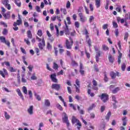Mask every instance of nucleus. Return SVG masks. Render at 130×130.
I'll return each mask as SVG.
<instances>
[{"label":"nucleus","instance_id":"obj_46","mask_svg":"<svg viewBox=\"0 0 130 130\" xmlns=\"http://www.w3.org/2000/svg\"><path fill=\"white\" fill-rule=\"evenodd\" d=\"M94 107H95V104H92V105L88 108V110L90 111V110H92Z\"/></svg>","mask_w":130,"mask_h":130},{"label":"nucleus","instance_id":"obj_23","mask_svg":"<svg viewBox=\"0 0 130 130\" xmlns=\"http://www.w3.org/2000/svg\"><path fill=\"white\" fill-rule=\"evenodd\" d=\"M110 76L112 79H115L116 78V73L113 72L110 73Z\"/></svg>","mask_w":130,"mask_h":130},{"label":"nucleus","instance_id":"obj_4","mask_svg":"<svg viewBox=\"0 0 130 130\" xmlns=\"http://www.w3.org/2000/svg\"><path fill=\"white\" fill-rule=\"evenodd\" d=\"M38 46L40 50H43V49L45 47V41L44 40V38L42 39L41 42L39 43Z\"/></svg>","mask_w":130,"mask_h":130},{"label":"nucleus","instance_id":"obj_19","mask_svg":"<svg viewBox=\"0 0 130 130\" xmlns=\"http://www.w3.org/2000/svg\"><path fill=\"white\" fill-rule=\"evenodd\" d=\"M119 90H120V88H119V87H116L114 89H113L112 91V93L113 94H116V93L117 92H118V91H119Z\"/></svg>","mask_w":130,"mask_h":130},{"label":"nucleus","instance_id":"obj_26","mask_svg":"<svg viewBox=\"0 0 130 130\" xmlns=\"http://www.w3.org/2000/svg\"><path fill=\"white\" fill-rule=\"evenodd\" d=\"M0 40L2 43H5L7 40H6V38L4 36H1L0 37Z\"/></svg>","mask_w":130,"mask_h":130},{"label":"nucleus","instance_id":"obj_47","mask_svg":"<svg viewBox=\"0 0 130 130\" xmlns=\"http://www.w3.org/2000/svg\"><path fill=\"white\" fill-rule=\"evenodd\" d=\"M55 27L56 30V36H58L59 35V30H58V27L56 25H55Z\"/></svg>","mask_w":130,"mask_h":130},{"label":"nucleus","instance_id":"obj_2","mask_svg":"<svg viewBox=\"0 0 130 130\" xmlns=\"http://www.w3.org/2000/svg\"><path fill=\"white\" fill-rule=\"evenodd\" d=\"M70 38V41H71V43H70V42L69 41V40L67 39L66 40V48L67 49H72V46L73 44H74V41H73V39L71 38Z\"/></svg>","mask_w":130,"mask_h":130},{"label":"nucleus","instance_id":"obj_45","mask_svg":"<svg viewBox=\"0 0 130 130\" xmlns=\"http://www.w3.org/2000/svg\"><path fill=\"white\" fill-rule=\"evenodd\" d=\"M104 81L105 82H108V77H107L106 73H105L104 74Z\"/></svg>","mask_w":130,"mask_h":130},{"label":"nucleus","instance_id":"obj_43","mask_svg":"<svg viewBox=\"0 0 130 130\" xmlns=\"http://www.w3.org/2000/svg\"><path fill=\"white\" fill-rule=\"evenodd\" d=\"M115 36H116V37H118L119 34V31H118V28H116L115 30Z\"/></svg>","mask_w":130,"mask_h":130},{"label":"nucleus","instance_id":"obj_18","mask_svg":"<svg viewBox=\"0 0 130 130\" xmlns=\"http://www.w3.org/2000/svg\"><path fill=\"white\" fill-rule=\"evenodd\" d=\"M27 35L29 39H32V32H31V30H28L27 31Z\"/></svg>","mask_w":130,"mask_h":130},{"label":"nucleus","instance_id":"obj_41","mask_svg":"<svg viewBox=\"0 0 130 130\" xmlns=\"http://www.w3.org/2000/svg\"><path fill=\"white\" fill-rule=\"evenodd\" d=\"M113 26L114 28H117L118 27V25H117V23H116L115 21H113Z\"/></svg>","mask_w":130,"mask_h":130},{"label":"nucleus","instance_id":"obj_39","mask_svg":"<svg viewBox=\"0 0 130 130\" xmlns=\"http://www.w3.org/2000/svg\"><path fill=\"white\" fill-rule=\"evenodd\" d=\"M15 3L16 5V6H17V7H19V8H20V7H21V2L19 1H15Z\"/></svg>","mask_w":130,"mask_h":130},{"label":"nucleus","instance_id":"obj_58","mask_svg":"<svg viewBox=\"0 0 130 130\" xmlns=\"http://www.w3.org/2000/svg\"><path fill=\"white\" fill-rule=\"evenodd\" d=\"M31 80H37V77L35 76V74H33L32 76L31 77Z\"/></svg>","mask_w":130,"mask_h":130},{"label":"nucleus","instance_id":"obj_12","mask_svg":"<svg viewBox=\"0 0 130 130\" xmlns=\"http://www.w3.org/2000/svg\"><path fill=\"white\" fill-rule=\"evenodd\" d=\"M22 24V19H18L16 21V22H14V27H17V25L20 26Z\"/></svg>","mask_w":130,"mask_h":130},{"label":"nucleus","instance_id":"obj_57","mask_svg":"<svg viewBox=\"0 0 130 130\" xmlns=\"http://www.w3.org/2000/svg\"><path fill=\"white\" fill-rule=\"evenodd\" d=\"M75 26L76 28H79V27H80V24L79 23V22L76 21L75 22Z\"/></svg>","mask_w":130,"mask_h":130},{"label":"nucleus","instance_id":"obj_28","mask_svg":"<svg viewBox=\"0 0 130 130\" xmlns=\"http://www.w3.org/2000/svg\"><path fill=\"white\" fill-rule=\"evenodd\" d=\"M53 69H54V70H58V65H57L56 63L54 62L53 65Z\"/></svg>","mask_w":130,"mask_h":130},{"label":"nucleus","instance_id":"obj_51","mask_svg":"<svg viewBox=\"0 0 130 130\" xmlns=\"http://www.w3.org/2000/svg\"><path fill=\"white\" fill-rule=\"evenodd\" d=\"M74 86L76 88V92H77V93H80V89L79 88V87L77 86L76 84H74Z\"/></svg>","mask_w":130,"mask_h":130},{"label":"nucleus","instance_id":"obj_38","mask_svg":"<svg viewBox=\"0 0 130 130\" xmlns=\"http://www.w3.org/2000/svg\"><path fill=\"white\" fill-rule=\"evenodd\" d=\"M46 69H47V70H48V71H50V72H52V69H51V68L49 67V63H46Z\"/></svg>","mask_w":130,"mask_h":130},{"label":"nucleus","instance_id":"obj_37","mask_svg":"<svg viewBox=\"0 0 130 130\" xmlns=\"http://www.w3.org/2000/svg\"><path fill=\"white\" fill-rule=\"evenodd\" d=\"M2 34H3V35H8V29L6 28H4Z\"/></svg>","mask_w":130,"mask_h":130},{"label":"nucleus","instance_id":"obj_40","mask_svg":"<svg viewBox=\"0 0 130 130\" xmlns=\"http://www.w3.org/2000/svg\"><path fill=\"white\" fill-rule=\"evenodd\" d=\"M67 9H70L71 8V2L70 1H68L66 4Z\"/></svg>","mask_w":130,"mask_h":130},{"label":"nucleus","instance_id":"obj_59","mask_svg":"<svg viewBox=\"0 0 130 130\" xmlns=\"http://www.w3.org/2000/svg\"><path fill=\"white\" fill-rule=\"evenodd\" d=\"M1 24L3 25L4 26V27H6V28H7V27H8V24H7V23L4 22V21H1Z\"/></svg>","mask_w":130,"mask_h":130},{"label":"nucleus","instance_id":"obj_29","mask_svg":"<svg viewBox=\"0 0 130 130\" xmlns=\"http://www.w3.org/2000/svg\"><path fill=\"white\" fill-rule=\"evenodd\" d=\"M47 49H48V50H50V49L52 48V46L51 45V44H50V43H49V42L47 43Z\"/></svg>","mask_w":130,"mask_h":130},{"label":"nucleus","instance_id":"obj_9","mask_svg":"<svg viewBox=\"0 0 130 130\" xmlns=\"http://www.w3.org/2000/svg\"><path fill=\"white\" fill-rule=\"evenodd\" d=\"M50 78L53 83H57V79H56V75L55 74L51 75Z\"/></svg>","mask_w":130,"mask_h":130},{"label":"nucleus","instance_id":"obj_34","mask_svg":"<svg viewBox=\"0 0 130 130\" xmlns=\"http://www.w3.org/2000/svg\"><path fill=\"white\" fill-rule=\"evenodd\" d=\"M125 68H126V65H125V63H124L121 66V70L123 71V72L125 71Z\"/></svg>","mask_w":130,"mask_h":130},{"label":"nucleus","instance_id":"obj_56","mask_svg":"<svg viewBox=\"0 0 130 130\" xmlns=\"http://www.w3.org/2000/svg\"><path fill=\"white\" fill-rule=\"evenodd\" d=\"M10 72H11V73H15L16 71V70L14 69L13 67H10Z\"/></svg>","mask_w":130,"mask_h":130},{"label":"nucleus","instance_id":"obj_5","mask_svg":"<svg viewBox=\"0 0 130 130\" xmlns=\"http://www.w3.org/2000/svg\"><path fill=\"white\" fill-rule=\"evenodd\" d=\"M0 75L4 78L6 79V76H9V73H8V71L6 69H3V71L0 70Z\"/></svg>","mask_w":130,"mask_h":130},{"label":"nucleus","instance_id":"obj_1","mask_svg":"<svg viewBox=\"0 0 130 130\" xmlns=\"http://www.w3.org/2000/svg\"><path fill=\"white\" fill-rule=\"evenodd\" d=\"M62 120L63 122L66 123L67 127H69V126H70V121H69V117H68L67 113L64 112L62 113Z\"/></svg>","mask_w":130,"mask_h":130},{"label":"nucleus","instance_id":"obj_60","mask_svg":"<svg viewBox=\"0 0 130 130\" xmlns=\"http://www.w3.org/2000/svg\"><path fill=\"white\" fill-rule=\"evenodd\" d=\"M103 48L104 50H108V49H109V48H108V47H107L106 45H104L103 46Z\"/></svg>","mask_w":130,"mask_h":130},{"label":"nucleus","instance_id":"obj_63","mask_svg":"<svg viewBox=\"0 0 130 130\" xmlns=\"http://www.w3.org/2000/svg\"><path fill=\"white\" fill-rule=\"evenodd\" d=\"M93 20H94V16H91L89 17V22L90 23H92V21H93Z\"/></svg>","mask_w":130,"mask_h":130},{"label":"nucleus","instance_id":"obj_35","mask_svg":"<svg viewBox=\"0 0 130 130\" xmlns=\"http://www.w3.org/2000/svg\"><path fill=\"white\" fill-rule=\"evenodd\" d=\"M65 34L66 35H70V30H69V27H66L65 28Z\"/></svg>","mask_w":130,"mask_h":130},{"label":"nucleus","instance_id":"obj_54","mask_svg":"<svg viewBox=\"0 0 130 130\" xmlns=\"http://www.w3.org/2000/svg\"><path fill=\"white\" fill-rule=\"evenodd\" d=\"M9 4V0H4L3 1V5H4V6H7V5Z\"/></svg>","mask_w":130,"mask_h":130},{"label":"nucleus","instance_id":"obj_22","mask_svg":"<svg viewBox=\"0 0 130 130\" xmlns=\"http://www.w3.org/2000/svg\"><path fill=\"white\" fill-rule=\"evenodd\" d=\"M122 56V54L121 53H120L119 54L118 58V63H119V64H120V63H121V57Z\"/></svg>","mask_w":130,"mask_h":130},{"label":"nucleus","instance_id":"obj_15","mask_svg":"<svg viewBox=\"0 0 130 130\" xmlns=\"http://www.w3.org/2000/svg\"><path fill=\"white\" fill-rule=\"evenodd\" d=\"M108 59L110 62L113 63V61H114V58L112 57V55L109 54Z\"/></svg>","mask_w":130,"mask_h":130},{"label":"nucleus","instance_id":"obj_64","mask_svg":"<svg viewBox=\"0 0 130 130\" xmlns=\"http://www.w3.org/2000/svg\"><path fill=\"white\" fill-rule=\"evenodd\" d=\"M72 64L73 66H75L76 67H78V63L76 62V61H72Z\"/></svg>","mask_w":130,"mask_h":130},{"label":"nucleus","instance_id":"obj_52","mask_svg":"<svg viewBox=\"0 0 130 130\" xmlns=\"http://www.w3.org/2000/svg\"><path fill=\"white\" fill-rule=\"evenodd\" d=\"M33 68H34V67L32 65H29L27 69H28L29 72H32V70H33Z\"/></svg>","mask_w":130,"mask_h":130},{"label":"nucleus","instance_id":"obj_3","mask_svg":"<svg viewBox=\"0 0 130 130\" xmlns=\"http://www.w3.org/2000/svg\"><path fill=\"white\" fill-rule=\"evenodd\" d=\"M100 98L101 100H102L103 102H104V103H106V102H107V101H108V100L109 99L108 95L106 93H103L100 96Z\"/></svg>","mask_w":130,"mask_h":130},{"label":"nucleus","instance_id":"obj_25","mask_svg":"<svg viewBox=\"0 0 130 130\" xmlns=\"http://www.w3.org/2000/svg\"><path fill=\"white\" fill-rule=\"evenodd\" d=\"M22 91L24 94H28V90H27V87H26V86L22 87Z\"/></svg>","mask_w":130,"mask_h":130},{"label":"nucleus","instance_id":"obj_27","mask_svg":"<svg viewBox=\"0 0 130 130\" xmlns=\"http://www.w3.org/2000/svg\"><path fill=\"white\" fill-rule=\"evenodd\" d=\"M34 95L36 96V99H37L38 101H40L41 100V97H40V95H37V93H36V92H35Z\"/></svg>","mask_w":130,"mask_h":130},{"label":"nucleus","instance_id":"obj_24","mask_svg":"<svg viewBox=\"0 0 130 130\" xmlns=\"http://www.w3.org/2000/svg\"><path fill=\"white\" fill-rule=\"evenodd\" d=\"M78 120H78L77 119V118H76V117L73 116L72 119V122L73 124L76 123V122H77Z\"/></svg>","mask_w":130,"mask_h":130},{"label":"nucleus","instance_id":"obj_17","mask_svg":"<svg viewBox=\"0 0 130 130\" xmlns=\"http://www.w3.org/2000/svg\"><path fill=\"white\" fill-rule=\"evenodd\" d=\"M45 105L47 107L50 106V101H49V100H45Z\"/></svg>","mask_w":130,"mask_h":130},{"label":"nucleus","instance_id":"obj_10","mask_svg":"<svg viewBox=\"0 0 130 130\" xmlns=\"http://www.w3.org/2000/svg\"><path fill=\"white\" fill-rule=\"evenodd\" d=\"M16 92L18 93V95L20 97V98L22 99L23 101H24V96H23V94H22V92H21V90L20 89L18 88L16 89Z\"/></svg>","mask_w":130,"mask_h":130},{"label":"nucleus","instance_id":"obj_49","mask_svg":"<svg viewBox=\"0 0 130 130\" xmlns=\"http://www.w3.org/2000/svg\"><path fill=\"white\" fill-rule=\"evenodd\" d=\"M69 106L70 107H72L74 110H77V108H76V107L73 104H70Z\"/></svg>","mask_w":130,"mask_h":130},{"label":"nucleus","instance_id":"obj_32","mask_svg":"<svg viewBox=\"0 0 130 130\" xmlns=\"http://www.w3.org/2000/svg\"><path fill=\"white\" fill-rule=\"evenodd\" d=\"M112 101H114L115 103H117V101H116V97H115V95H112Z\"/></svg>","mask_w":130,"mask_h":130},{"label":"nucleus","instance_id":"obj_16","mask_svg":"<svg viewBox=\"0 0 130 130\" xmlns=\"http://www.w3.org/2000/svg\"><path fill=\"white\" fill-rule=\"evenodd\" d=\"M95 6L96 8H100L101 6V0H95Z\"/></svg>","mask_w":130,"mask_h":130},{"label":"nucleus","instance_id":"obj_36","mask_svg":"<svg viewBox=\"0 0 130 130\" xmlns=\"http://www.w3.org/2000/svg\"><path fill=\"white\" fill-rule=\"evenodd\" d=\"M56 107L58 109H59V110L62 111V107H61L59 104L56 105Z\"/></svg>","mask_w":130,"mask_h":130},{"label":"nucleus","instance_id":"obj_33","mask_svg":"<svg viewBox=\"0 0 130 130\" xmlns=\"http://www.w3.org/2000/svg\"><path fill=\"white\" fill-rule=\"evenodd\" d=\"M77 125L79 126H77V128H78V129L80 130V128H81V127H80L82 126V124L81 123V122H80L79 120L77 121Z\"/></svg>","mask_w":130,"mask_h":130},{"label":"nucleus","instance_id":"obj_42","mask_svg":"<svg viewBox=\"0 0 130 130\" xmlns=\"http://www.w3.org/2000/svg\"><path fill=\"white\" fill-rule=\"evenodd\" d=\"M60 11H61V12H63V14H64V15H66L68 13L67 12V9H66L61 8Z\"/></svg>","mask_w":130,"mask_h":130},{"label":"nucleus","instance_id":"obj_30","mask_svg":"<svg viewBox=\"0 0 130 130\" xmlns=\"http://www.w3.org/2000/svg\"><path fill=\"white\" fill-rule=\"evenodd\" d=\"M116 11L118 12V13H121V6H118L116 8Z\"/></svg>","mask_w":130,"mask_h":130},{"label":"nucleus","instance_id":"obj_44","mask_svg":"<svg viewBox=\"0 0 130 130\" xmlns=\"http://www.w3.org/2000/svg\"><path fill=\"white\" fill-rule=\"evenodd\" d=\"M24 42H25L26 44L27 45H30V41H29L28 39H24Z\"/></svg>","mask_w":130,"mask_h":130},{"label":"nucleus","instance_id":"obj_61","mask_svg":"<svg viewBox=\"0 0 130 130\" xmlns=\"http://www.w3.org/2000/svg\"><path fill=\"white\" fill-rule=\"evenodd\" d=\"M67 20L68 21V24L69 25H71V18H70V17H68L67 18Z\"/></svg>","mask_w":130,"mask_h":130},{"label":"nucleus","instance_id":"obj_6","mask_svg":"<svg viewBox=\"0 0 130 130\" xmlns=\"http://www.w3.org/2000/svg\"><path fill=\"white\" fill-rule=\"evenodd\" d=\"M78 15L79 16L80 20L82 23H85V22L87 21V18L83 15V14L79 13Z\"/></svg>","mask_w":130,"mask_h":130},{"label":"nucleus","instance_id":"obj_55","mask_svg":"<svg viewBox=\"0 0 130 130\" xmlns=\"http://www.w3.org/2000/svg\"><path fill=\"white\" fill-rule=\"evenodd\" d=\"M36 10L38 13H40L41 12V10H40V7L39 6H36Z\"/></svg>","mask_w":130,"mask_h":130},{"label":"nucleus","instance_id":"obj_53","mask_svg":"<svg viewBox=\"0 0 130 130\" xmlns=\"http://www.w3.org/2000/svg\"><path fill=\"white\" fill-rule=\"evenodd\" d=\"M38 35H39V36H40V37H41V36H42V30H41V29H39L38 30Z\"/></svg>","mask_w":130,"mask_h":130},{"label":"nucleus","instance_id":"obj_48","mask_svg":"<svg viewBox=\"0 0 130 130\" xmlns=\"http://www.w3.org/2000/svg\"><path fill=\"white\" fill-rule=\"evenodd\" d=\"M28 95H29V98L30 99H32V98L33 97V94H32V91L28 90Z\"/></svg>","mask_w":130,"mask_h":130},{"label":"nucleus","instance_id":"obj_62","mask_svg":"<svg viewBox=\"0 0 130 130\" xmlns=\"http://www.w3.org/2000/svg\"><path fill=\"white\" fill-rule=\"evenodd\" d=\"M76 84L80 88V81H79V79H76Z\"/></svg>","mask_w":130,"mask_h":130},{"label":"nucleus","instance_id":"obj_31","mask_svg":"<svg viewBox=\"0 0 130 130\" xmlns=\"http://www.w3.org/2000/svg\"><path fill=\"white\" fill-rule=\"evenodd\" d=\"M5 116L6 119H10V117H11L10 115L8 114V112H5Z\"/></svg>","mask_w":130,"mask_h":130},{"label":"nucleus","instance_id":"obj_20","mask_svg":"<svg viewBox=\"0 0 130 130\" xmlns=\"http://www.w3.org/2000/svg\"><path fill=\"white\" fill-rule=\"evenodd\" d=\"M86 41L88 44L89 47H91V40L90 39V38H89V36H86Z\"/></svg>","mask_w":130,"mask_h":130},{"label":"nucleus","instance_id":"obj_11","mask_svg":"<svg viewBox=\"0 0 130 130\" xmlns=\"http://www.w3.org/2000/svg\"><path fill=\"white\" fill-rule=\"evenodd\" d=\"M101 55V52L100 51H98L96 52V54L95 56V59L97 62L99 61V57H100Z\"/></svg>","mask_w":130,"mask_h":130},{"label":"nucleus","instance_id":"obj_14","mask_svg":"<svg viewBox=\"0 0 130 130\" xmlns=\"http://www.w3.org/2000/svg\"><path fill=\"white\" fill-rule=\"evenodd\" d=\"M122 125L125 126L126 125V122H127V119H126V117L124 116L122 118Z\"/></svg>","mask_w":130,"mask_h":130},{"label":"nucleus","instance_id":"obj_21","mask_svg":"<svg viewBox=\"0 0 130 130\" xmlns=\"http://www.w3.org/2000/svg\"><path fill=\"white\" fill-rule=\"evenodd\" d=\"M110 116H111V112L109 111L107 114L106 116V120H109V118H110Z\"/></svg>","mask_w":130,"mask_h":130},{"label":"nucleus","instance_id":"obj_7","mask_svg":"<svg viewBox=\"0 0 130 130\" xmlns=\"http://www.w3.org/2000/svg\"><path fill=\"white\" fill-rule=\"evenodd\" d=\"M51 88L52 89H55L56 91H59V89H60V84L56 83L53 84Z\"/></svg>","mask_w":130,"mask_h":130},{"label":"nucleus","instance_id":"obj_13","mask_svg":"<svg viewBox=\"0 0 130 130\" xmlns=\"http://www.w3.org/2000/svg\"><path fill=\"white\" fill-rule=\"evenodd\" d=\"M27 112L30 115L33 114V106H30L29 108L27 109Z\"/></svg>","mask_w":130,"mask_h":130},{"label":"nucleus","instance_id":"obj_8","mask_svg":"<svg viewBox=\"0 0 130 130\" xmlns=\"http://www.w3.org/2000/svg\"><path fill=\"white\" fill-rule=\"evenodd\" d=\"M3 16L5 20H9L11 18V12L8 11L7 13H3Z\"/></svg>","mask_w":130,"mask_h":130},{"label":"nucleus","instance_id":"obj_50","mask_svg":"<svg viewBox=\"0 0 130 130\" xmlns=\"http://www.w3.org/2000/svg\"><path fill=\"white\" fill-rule=\"evenodd\" d=\"M21 79V77L20 76L19 74H17V81L19 84L21 83V80H20Z\"/></svg>","mask_w":130,"mask_h":130}]
</instances>
